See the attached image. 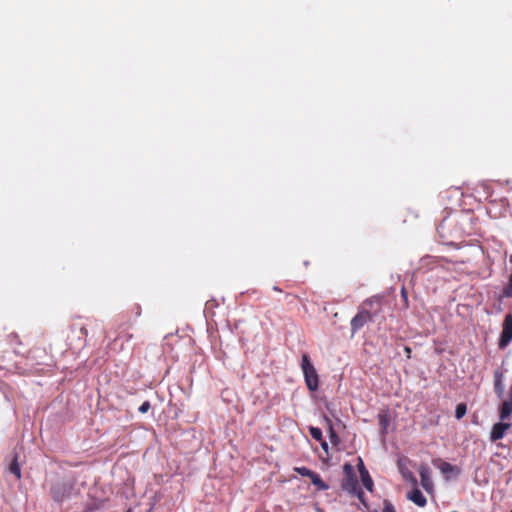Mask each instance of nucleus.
Wrapping results in <instances>:
<instances>
[{"label": "nucleus", "instance_id": "obj_25", "mask_svg": "<svg viewBox=\"0 0 512 512\" xmlns=\"http://www.w3.org/2000/svg\"><path fill=\"white\" fill-rule=\"evenodd\" d=\"M150 408H151L150 402L149 401H144L140 405L138 410H139L140 413L144 414V413L148 412Z\"/></svg>", "mask_w": 512, "mask_h": 512}, {"label": "nucleus", "instance_id": "obj_15", "mask_svg": "<svg viewBox=\"0 0 512 512\" xmlns=\"http://www.w3.org/2000/svg\"><path fill=\"white\" fill-rule=\"evenodd\" d=\"M361 479H362V482H363V485L364 487L368 490V491H372V488H373V480L372 478L370 477L368 471L366 470V468H363V470L361 471Z\"/></svg>", "mask_w": 512, "mask_h": 512}, {"label": "nucleus", "instance_id": "obj_4", "mask_svg": "<svg viewBox=\"0 0 512 512\" xmlns=\"http://www.w3.org/2000/svg\"><path fill=\"white\" fill-rule=\"evenodd\" d=\"M382 306L383 297L373 296L364 300L359 307L369 312V314L374 318L382 312Z\"/></svg>", "mask_w": 512, "mask_h": 512}, {"label": "nucleus", "instance_id": "obj_17", "mask_svg": "<svg viewBox=\"0 0 512 512\" xmlns=\"http://www.w3.org/2000/svg\"><path fill=\"white\" fill-rule=\"evenodd\" d=\"M467 412V406L464 403H459L455 409V417L459 420L465 416Z\"/></svg>", "mask_w": 512, "mask_h": 512}, {"label": "nucleus", "instance_id": "obj_12", "mask_svg": "<svg viewBox=\"0 0 512 512\" xmlns=\"http://www.w3.org/2000/svg\"><path fill=\"white\" fill-rule=\"evenodd\" d=\"M308 478L311 480V483L316 487L318 491H325L329 488L328 484H326L322 480L321 476L316 472H313L312 475Z\"/></svg>", "mask_w": 512, "mask_h": 512}, {"label": "nucleus", "instance_id": "obj_30", "mask_svg": "<svg viewBox=\"0 0 512 512\" xmlns=\"http://www.w3.org/2000/svg\"><path fill=\"white\" fill-rule=\"evenodd\" d=\"M359 461H360V463H359V472L361 473V471H362V470H363V468H365V467H364V464H363L362 460H361V459H359Z\"/></svg>", "mask_w": 512, "mask_h": 512}, {"label": "nucleus", "instance_id": "obj_31", "mask_svg": "<svg viewBox=\"0 0 512 512\" xmlns=\"http://www.w3.org/2000/svg\"><path fill=\"white\" fill-rule=\"evenodd\" d=\"M406 353H408V357H410L411 349L409 347L405 348Z\"/></svg>", "mask_w": 512, "mask_h": 512}, {"label": "nucleus", "instance_id": "obj_9", "mask_svg": "<svg viewBox=\"0 0 512 512\" xmlns=\"http://www.w3.org/2000/svg\"><path fill=\"white\" fill-rule=\"evenodd\" d=\"M512 414V384L509 391V398L505 400L499 409L500 420H507Z\"/></svg>", "mask_w": 512, "mask_h": 512}, {"label": "nucleus", "instance_id": "obj_22", "mask_svg": "<svg viewBox=\"0 0 512 512\" xmlns=\"http://www.w3.org/2000/svg\"><path fill=\"white\" fill-rule=\"evenodd\" d=\"M343 470H344V473H345V477H349L350 475L351 476L355 475L353 466L351 464H349V463H345L344 464Z\"/></svg>", "mask_w": 512, "mask_h": 512}, {"label": "nucleus", "instance_id": "obj_5", "mask_svg": "<svg viewBox=\"0 0 512 512\" xmlns=\"http://www.w3.org/2000/svg\"><path fill=\"white\" fill-rule=\"evenodd\" d=\"M512 341V314L505 316L502 324V332L499 339V348H505Z\"/></svg>", "mask_w": 512, "mask_h": 512}, {"label": "nucleus", "instance_id": "obj_14", "mask_svg": "<svg viewBox=\"0 0 512 512\" xmlns=\"http://www.w3.org/2000/svg\"><path fill=\"white\" fill-rule=\"evenodd\" d=\"M438 467L443 474L453 473L456 476L460 474V469L448 462L442 461Z\"/></svg>", "mask_w": 512, "mask_h": 512}, {"label": "nucleus", "instance_id": "obj_26", "mask_svg": "<svg viewBox=\"0 0 512 512\" xmlns=\"http://www.w3.org/2000/svg\"><path fill=\"white\" fill-rule=\"evenodd\" d=\"M402 473H403V476H404L406 479H408V480H409V481H411L414 485H416V483H417V479L415 478V476H414L411 472L407 471V472H402Z\"/></svg>", "mask_w": 512, "mask_h": 512}, {"label": "nucleus", "instance_id": "obj_29", "mask_svg": "<svg viewBox=\"0 0 512 512\" xmlns=\"http://www.w3.org/2000/svg\"><path fill=\"white\" fill-rule=\"evenodd\" d=\"M80 333L83 335V336H87L88 335V331L86 329V327H81L80 328Z\"/></svg>", "mask_w": 512, "mask_h": 512}, {"label": "nucleus", "instance_id": "obj_10", "mask_svg": "<svg viewBox=\"0 0 512 512\" xmlns=\"http://www.w3.org/2000/svg\"><path fill=\"white\" fill-rule=\"evenodd\" d=\"M52 497L55 501L61 502L68 497L67 487L65 484H58L51 489Z\"/></svg>", "mask_w": 512, "mask_h": 512}, {"label": "nucleus", "instance_id": "obj_19", "mask_svg": "<svg viewBox=\"0 0 512 512\" xmlns=\"http://www.w3.org/2000/svg\"><path fill=\"white\" fill-rule=\"evenodd\" d=\"M503 297H512V273L509 276L508 284L505 286L502 292Z\"/></svg>", "mask_w": 512, "mask_h": 512}, {"label": "nucleus", "instance_id": "obj_23", "mask_svg": "<svg viewBox=\"0 0 512 512\" xmlns=\"http://www.w3.org/2000/svg\"><path fill=\"white\" fill-rule=\"evenodd\" d=\"M383 512H396L393 504L388 501V500H384L383 502Z\"/></svg>", "mask_w": 512, "mask_h": 512}, {"label": "nucleus", "instance_id": "obj_8", "mask_svg": "<svg viewBox=\"0 0 512 512\" xmlns=\"http://www.w3.org/2000/svg\"><path fill=\"white\" fill-rule=\"evenodd\" d=\"M419 474L422 487L428 492L431 491L433 488V482L431 480L430 468L427 465L422 464L419 467Z\"/></svg>", "mask_w": 512, "mask_h": 512}, {"label": "nucleus", "instance_id": "obj_1", "mask_svg": "<svg viewBox=\"0 0 512 512\" xmlns=\"http://www.w3.org/2000/svg\"><path fill=\"white\" fill-rule=\"evenodd\" d=\"M301 368H302V371L304 374L305 383H306L307 388L312 392L318 390V387H319L318 373H317L314 365L311 363L308 354H306V353H304L302 355Z\"/></svg>", "mask_w": 512, "mask_h": 512}, {"label": "nucleus", "instance_id": "obj_32", "mask_svg": "<svg viewBox=\"0 0 512 512\" xmlns=\"http://www.w3.org/2000/svg\"><path fill=\"white\" fill-rule=\"evenodd\" d=\"M320 459H322L324 462H326L328 458L327 457L323 458V456H320Z\"/></svg>", "mask_w": 512, "mask_h": 512}, {"label": "nucleus", "instance_id": "obj_13", "mask_svg": "<svg viewBox=\"0 0 512 512\" xmlns=\"http://www.w3.org/2000/svg\"><path fill=\"white\" fill-rule=\"evenodd\" d=\"M9 472L12 473L17 480L21 479V468L18 462V455L15 454L10 465H9Z\"/></svg>", "mask_w": 512, "mask_h": 512}, {"label": "nucleus", "instance_id": "obj_11", "mask_svg": "<svg viewBox=\"0 0 512 512\" xmlns=\"http://www.w3.org/2000/svg\"><path fill=\"white\" fill-rule=\"evenodd\" d=\"M407 497L419 507H424L427 504L425 496L418 488H414L411 492H409Z\"/></svg>", "mask_w": 512, "mask_h": 512}, {"label": "nucleus", "instance_id": "obj_16", "mask_svg": "<svg viewBox=\"0 0 512 512\" xmlns=\"http://www.w3.org/2000/svg\"><path fill=\"white\" fill-rule=\"evenodd\" d=\"M502 377H503V375L500 371H495V373H494V378H495L494 389L498 395H501L503 393Z\"/></svg>", "mask_w": 512, "mask_h": 512}, {"label": "nucleus", "instance_id": "obj_7", "mask_svg": "<svg viewBox=\"0 0 512 512\" xmlns=\"http://www.w3.org/2000/svg\"><path fill=\"white\" fill-rule=\"evenodd\" d=\"M503 421L504 420H501V422L493 425L491 433H490L491 441L495 442V441L502 439L504 437L506 431L511 427L510 423H505Z\"/></svg>", "mask_w": 512, "mask_h": 512}, {"label": "nucleus", "instance_id": "obj_28", "mask_svg": "<svg viewBox=\"0 0 512 512\" xmlns=\"http://www.w3.org/2000/svg\"><path fill=\"white\" fill-rule=\"evenodd\" d=\"M401 296H402V298H403V300L405 302V305L407 306V304H408V295H407V291H406L405 288L401 289Z\"/></svg>", "mask_w": 512, "mask_h": 512}, {"label": "nucleus", "instance_id": "obj_27", "mask_svg": "<svg viewBox=\"0 0 512 512\" xmlns=\"http://www.w3.org/2000/svg\"><path fill=\"white\" fill-rule=\"evenodd\" d=\"M320 442H321V447H322L323 451L325 452L327 458H329L330 455H329V445H328V443L325 440H322Z\"/></svg>", "mask_w": 512, "mask_h": 512}, {"label": "nucleus", "instance_id": "obj_2", "mask_svg": "<svg viewBox=\"0 0 512 512\" xmlns=\"http://www.w3.org/2000/svg\"><path fill=\"white\" fill-rule=\"evenodd\" d=\"M47 358L48 355L45 349L40 347H34L33 349H31L26 356V365L29 366L27 373L40 371L41 369L39 368V366L45 365V360Z\"/></svg>", "mask_w": 512, "mask_h": 512}, {"label": "nucleus", "instance_id": "obj_20", "mask_svg": "<svg viewBox=\"0 0 512 512\" xmlns=\"http://www.w3.org/2000/svg\"><path fill=\"white\" fill-rule=\"evenodd\" d=\"M294 471L296 473H298L299 475L303 476V477H309L314 472V471H312L309 468L304 467V466L303 467H295Z\"/></svg>", "mask_w": 512, "mask_h": 512}, {"label": "nucleus", "instance_id": "obj_24", "mask_svg": "<svg viewBox=\"0 0 512 512\" xmlns=\"http://www.w3.org/2000/svg\"><path fill=\"white\" fill-rule=\"evenodd\" d=\"M388 423H389L388 415H386V414L379 415V424L381 425V427L383 429H386Z\"/></svg>", "mask_w": 512, "mask_h": 512}, {"label": "nucleus", "instance_id": "obj_18", "mask_svg": "<svg viewBox=\"0 0 512 512\" xmlns=\"http://www.w3.org/2000/svg\"><path fill=\"white\" fill-rule=\"evenodd\" d=\"M309 433L311 435V437L317 441H322L323 440V437H322V431L320 428L318 427H313L311 426L309 428Z\"/></svg>", "mask_w": 512, "mask_h": 512}, {"label": "nucleus", "instance_id": "obj_6", "mask_svg": "<svg viewBox=\"0 0 512 512\" xmlns=\"http://www.w3.org/2000/svg\"><path fill=\"white\" fill-rule=\"evenodd\" d=\"M341 486H342L343 490H345L353 495H356L361 502H364L363 501L364 492L362 491V489L359 485L356 475H354V476L350 475L349 477H345Z\"/></svg>", "mask_w": 512, "mask_h": 512}, {"label": "nucleus", "instance_id": "obj_21", "mask_svg": "<svg viewBox=\"0 0 512 512\" xmlns=\"http://www.w3.org/2000/svg\"><path fill=\"white\" fill-rule=\"evenodd\" d=\"M329 434L330 442L333 445H337L340 440L332 425L329 426Z\"/></svg>", "mask_w": 512, "mask_h": 512}, {"label": "nucleus", "instance_id": "obj_3", "mask_svg": "<svg viewBox=\"0 0 512 512\" xmlns=\"http://www.w3.org/2000/svg\"><path fill=\"white\" fill-rule=\"evenodd\" d=\"M373 319L374 318L369 314V312L358 307L357 314L351 319L350 322L352 335L358 332L367 323L372 322Z\"/></svg>", "mask_w": 512, "mask_h": 512}]
</instances>
